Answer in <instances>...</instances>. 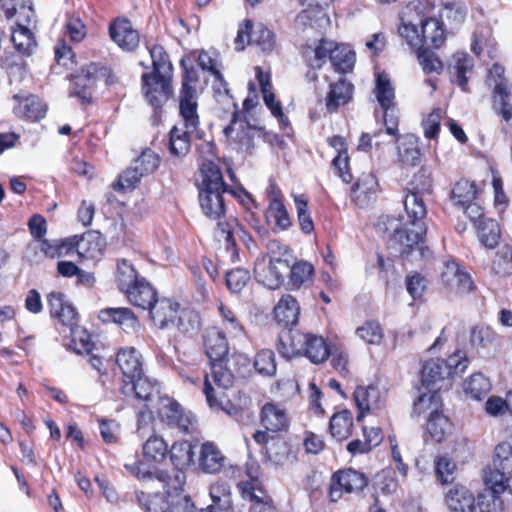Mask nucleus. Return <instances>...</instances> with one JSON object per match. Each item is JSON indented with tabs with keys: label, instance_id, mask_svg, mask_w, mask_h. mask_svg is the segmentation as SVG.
I'll use <instances>...</instances> for the list:
<instances>
[{
	"label": "nucleus",
	"instance_id": "nucleus-62",
	"mask_svg": "<svg viewBox=\"0 0 512 512\" xmlns=\"http://www.w3.org/2000/svg\"><path fill=\"white\" fill-rule=\"evenodd\" d=\"M479 239L483 245L488 248H494L500 238V228L496 221L492 219H483L479 223Z\"/></svg>",
	"mask_w": 512,
	"mask_h": 512
},
{
	"label": "nucleus",
	"instance_id": "nucleus-61",
	"mask_svg": "<svg viewBox=\"0 0 512 512\" xmlns=\"http://www.w3.org/2000/svg\"><path fill=\"white\" fill-rule=\"evenodd\" d=\"M290 268L289 283L298 289L309 281L313 275V266L306 261L293 262Z\"/></svg>",
	"mask_w": 512,
	"mask_h": 512
},
{
	"label": "nucleus",
	"instance_id": "nucleus-44",
	"mask_svg": "<svg viewBox=\"0 0 512 512\" xmlns=\"http://www.w3.org/2000/svg\"><path fill=\"white\" fill-rule=\"evenodd\" d=\"M267 251L268 261L282 266V270H288L296 259L293 251L278 240H270L267 243Z\"/></svg>",
	"mask_w": 512,
	"mask_h": 512
},
{
	"label": "nucleus",
	"instance_id": "nucleus-51",
	"mask_svg": "<svg viewBox=\"0 0 512 512\" xmlns=\"http://www.w3.org/2000/svg\"><path fill=\"white\" fill-rule=\"evenodd\" d=\"M490 390V380L482 373H475L464 382L465 394L475 400H481Z\"/></svg>",
	"mask_w": 512,
	"mask_h": 512
},
{
	"label": "nucleus",
	"instance_id": "nucleus-60",
	"mask_svg": "<svg viewBox=\"0 0 512 512\" xmlns=\"http://www.w3.org/2000/svg\"><path fill=\"white\" fill-rule=\"evenodd\" d=\"M170 457L175 467L188 466L193 462L194 450L189 441L175 442L170 449Z\"/></svg>",
	"mask_w": 512,
	"mask_h": 512
},
{
	"label": "nucleus",
	"instance_id": "nucleus-6",
	"mask_svg": "<svg viewBox=\"0 0 512 512\" xmlns=\"http://www.w3.org/2000/svg\"><path fill=\"white\" fill-rule=\"evenodd\" d=\"M153 408L157 410L160 419L169 426L187 433L195 428L196 419L193 413L185 412L179 403L168 396L159 397Z\"/></svg>",
	"mask_w": 512,
	"mask_h": 512
},
{
	"label": "nucleus",
	"instance_id": "nucleus-34",
	"mask_svg": "<svg viewBox=\"0 0 512 512\" xmlns=\"http://www.w3.org/2000/svg\"><path fill=\"white\" fill-rule=\"evenodd\" d=\"M125 294L131 304L144 310H149L157 301L156 291L144 278Z\"/></svg>",
	"mask_w": 512,
	"mask_h": 512
},
{
	"label": "nucleus",
	"instance_id": "nucleus-54",
	"mask_svg": "<svg viewBox=\"0 0 512 512\" xmlns=\"http://www.w3.org/2000/svg\"><path fill=\"white\" fill-rule=\"evenodd\" d=\"M429 391L422 393L413 404V414L422 415L429 412L430 416L433 413H439L441 400L436 390L428 388Z\"/></svg>",
	"mask_w": 512,
	"mask_h": 512
},
{
	"label": "nucleus",
	"instance_id": "nucleus-8",
	"mask_svg": "<svg viewBox=\"0 0 512 512\" xmlns=\"http://www.w3.org/2000/svg\"><path fill=\"white\" fill-rule=\"evenodd\" d=\"M504 67L495 63L489 69L488 83L493 85V107L495 111L508 122L512 119V104L510 103L511 88L504 77Z\"/></svg>",
	"mask_w": 512,
	"mask_h": 512
},
{
	"label": "nucleus",
	"instance_id": "nucleus-22",
	"mask_svg": "<svg viewBox=\"0 0 512 512\" xmlns=\"http://www.w3.org/2000/svg\"><path fill=\"white\" fill-rule=\"evenodd\" d=\"M354 400L359 410L357 420L360 421L366 413L381 407L382 393L378 387L373 385L358 386L354 391Z\"/></svg>",
	"mask_w": 512,
	"mask_h": 512
},
{
	"label": "nucleus",
	"instance_id": "nucleus-55",
	"mask_svg": "<svg viewBox=\"0 0 512 512\" xmlns=\"http://www.w3.org/2000/svg\"><path fill=\"white\" fill-rule=\"evenodd\" d=\"M477 194L476 186L468 180L458 181L451 192V199L455 206L464 208L467 203L475 200Z\"/></svg>",
	"mask_w": 512,
	"mask_h": 512
},
{
	"label": "nucleus",
	"instance_id": "nucleus-64",
	"mask_svg": "<svg viewBox=\"0 0 512 512\" xmlns=\"http://www.w3.org/2000/svg\"><path fill=\"white\" fill-rule=\"evenodd\" d=\"M435 474L441 484H451L456 471L455 462L447 455L437 456L434 460Z\"/></svg>",
	"mask_w": 512,
	"mask_h": 512
},
{
	"label": "nucleus",
	"instance_id": "nucleus-48",
	"mask_svg": "<svg viewBox=\"0 0 512 512\" xmlns=\"http://www.w3.org/2000/svg\"><path fill=\"white\" fill-rule=\"evenodd\" d=\"M443 371L442 359H432L424 363L421 370L422 384L432 389L438 382L447 379Z\"/></svg>",
	"mask_w": 512,
	"mask_h": 512
},
{
	"label": "nucleus",
	"instance_id": "nucleus-29",
	"mask_svg": "<svg viewBox=\"0 0 512 512\" xmlns=\"http://www.w3.org/2000/svg\"><path fill=\"white\" fill-rule=\"evenodd\" d=\"M306 333L298 330L283 331L279 335L278 352L285 358L302 355L306 343Z\"/></svg>",
	"mask_w": 512,
	"mask_h": 512
},
{
	"label": "nucleus",
	"instance_id": "nucleus-19",
	"mask_svg": "<svg viewBox=\"0 0 512 512\" xmlns=\"http://www.w3.org/2000/svg\"><path fill=\"white\" fill-rule=\"evenodd\" d=\"M116 363L123 374V384H126L143 373L141 354L133 347L119 350Z\"/></svg>",
	"mask_w": 512,
	"mask_h": 512
},
{
	"label": "nucleus",
	"instance_id": "nucleus-52",
	"mask_svg": "<svg viewBox=\"0 0 512 512\" xmlns=\"http://www.w3.org/2000/svg\"><path fill=\"white\" fill-rule=\"evenodd\" d=\"M330 62L336 71L347 73L351 71L354 66L355 53L349 46L337 43Z\"/></svg>",
	"mask_w": 512,
	"mask_h": 512
},
{
	"label": "nucleus",
	"instance_id": "nucleus-3",
	"mask_svg": "<svg viewBox=\"0 0 512 512\" xmlns=\"http://www.w3.org/2000/svg\"><path fill=\"white\" fill-rule=\"evenodd\" d=\"M125 468L142 482L158 481L161 483L168 499H171V495H184L183 487L186 483V475L180 468L175 467L169 472L162 471L150 468L147 463L140 461L125 464Z\"/></svg>",
	"mask_w": 512,
	"mask_h": 512
},
{
	"label": "nucleus",
	"instance_id": "nucleus-38",
	"mask_svg": "<svg viewBox=\"0 0 512 512\" xmlns=\"http://www.w3.org/2000/svg\"><path fill=\"white\" fill-rule=\"evenodd\" d=\"M421 37L423 45L430 44L434 48H439L445 42L443 23L437 18H427L423 14Z\"/></svg>",
	"mask_w": 512,
	"mask_h": 512
},
{
	"label": "nucleus",
	"instance_id": "nucleus-10",
	"mask_svg": "<svg viewBox=\"0 0 512 512\" xmlns=\"http://www.w3.org/2000/svg\"><path fill=\"white\" fill-rule=\"evenodd\" d=\"M104 75L105 69L96 63L82 67L81 71L73 78L70 96L77 97L83 104L90 103L96 82L100 76Z\"/></svg>",
	"mask_w": 512,
	"mask_h": 512
},
{
	"label": "nucleus",
	"instance_id": "nucleus-37",
	"mask_svg": "<svg viewBox=\"0 0 512 512\" xmlns=\"http://www.w3.org/2000/svg\"><path fill=\"white\" fill-rule=\"evenodd\" d=\"M196 130H189L186 127L175 125L170 131L169 150L173 156H185L191 145V136Z\"/></svg>",
	"mask_w": 512,
	"mask_h": 512
},
{
	"label": "nucleus",
	"instance_id": "nucleus-57",
	"mask_svg": "<svg viewBox=\"0 0 512 512\" xmlns=\"http://www.w3.org/2000/svg\"><path fill=\"white\" fill-rule=\"evenodd\" d=\"M492 271L499 277L512 275V247L502 246L492 261Z\"/></svg>",
	"mask_w": 512,
	"mask_h": 512
},
{
	"label": "nucleus",
	"instance_id": "nucleus-12",
	"mask_svg": "<svg viewBox=\"0 0 512 512\" xmlns=\"http://www.w3.org/2000/svg\"><path fill=\"white\" fill-rule=\"evenodd\" d=\"M307 3V7L296 16V27L303 31L308 28L324 30L330 25V18L325 11V7L329 4H323L320 2Z\"/></svg>",
	"mask_w": 512,
	"mask_h": 512
},
{
	"label": "nucleus",
	"instance_id": "nucleus-43",
	"mask_svg": "<svg viewBox=\"0 0 512 512\" xmlns=\"http://www.w3.org/2000/svg\"><path fill=\"white\" fill-rule=\"evenodd\" d=\"M374 93L382 109L394 106L395 90L386 73L376 74Z\"/></svg>",
	"mask_w": 512,
	"mask_h": 512
},
{
	"label": "nucleus",
	"instance_id": "nucleus-35",
	"mask_svg": "<svg viewBox=\"0 0 512 512\" xmlns=\"http://www.w3.org/2000/svg\"><path fill=\"white\" fill-rule=\"evenodd\" d=\"M103 321H111L118 324L124 331H135L139 325L134 313L129 308L116 307L105 308L100 311Z\"/></svg>",
	"mask_w": 512,
	"mask_h": 512
},
{
	"label": "nucleus",
	"instance_id": "nucleus-11",
	"mask_svg": "<svg viewBox=\"0 0 512 512\" xmlns=\"http://www.w3.org/2000/svg\"><path fill=\"white\" fill-rule=\"evenodd\" d=\"M122 393L126 396L133 395L136 399L147 403L148 407H154L160 396L159 384L146 376L139 375L132 381L123 384Z\"/></svg>",
	"mask_w": 512,
	"mask_h": 512
},
{
	"label": "nucleus",
	"instance_id": "nucleus-4",
	"mask_svg": "<svg viewBox=\"0 0 512 512\" xmlns=\"http://www.w3.org/2000/svg\"><path fill=\"white\" fill-rule=\"evenodd\" d=\"M211 376L205 375L203 393L210 407L224 408L225 391L234 383V375L223 360L211 362Z\"/></svg>",
	"mask_w": 512,
	"mask_h": 512
},
{
	"label": "nucleus",
	"instance_id": "nucleus-33",
	"mask_svg": "<svg viewBox=\"0 0 512 512\" xmlns=\"http://www.w3.org/2000/svg\"><path fill=\"white\" fill-rule=\"evenodd\" d=\"M255 72L263 94L265 105L270 109L273 116H275L281 123L285 124V117L281 103L275 99V95L272 92L270 75L263 72L262 68L259 66L255 68Z\"/></svg>",
	"mask_w": 512,
	"mask_h": 512
},
{
	"label": "nucleus",
	"instance_id": "nucleus-25",
	"mask_svg": "<svg viewBox=\"0 0 512 512\" xmlns=\"http://www.w3.org/2000/svg\"><path fill=\"white\" fill-rule=\"evenodd\" d=\"M51 316L57 318L65 325H72L76 319L75 307L68 301L65 294L51 292L47 296Z\"/></svg>",
	"mask_w": 512,
	"mask_h": 512
},
{
	"label": "nucleus",
	"instance_id": "nucleus-28",
	"mask_svg": "<svg viewBox=\"0 0 512 512\" xmlns=\"http://www.w3.org/2000/svg\"><path fill=\"white\" fill-rule=\"evenodd\" d=\"M206 354L211 362L224 360L229 346L225 333L218 327L208 329L205 336Z\"/></svg>",
	"mask_w": 512,
	"mask_h": 512
},
{
	"label": "nucleus",
	"instance_id": "nucleus-23",
	"mask_svg": "<svg viewBox=\"0 0 512 512\" xmlns=\"http://www.w3.org/2000/svg\"><path fill=\"white\" fill-rule=\"evenodd\" d=\"M238 488L243 498L249 499L252 504L250 512H275L272 498L261 489H256V483L240 482Z\"/></svg>",
	"mask_w": 512,
	"mask_h": 512
},
{
	"label": "nucleus",
	"instance_id": "nucleus-56",
	"mask_svg": "<svg viewBox=\"0 0 512 512\" xmlns=\"http://www.w3.org/2000/svg\"><path fill=\"white\" fill-rule=\"evenodd\" d=\"M136 499L145 512H168V497L165 498L159 493L146 494L142 491H137Z\"/></svg>",
	"mask_w": 512,
	"mask_h": 512
},
{
	"label": "nucleus",
	"instance_id": "nucleus-49",
	"mask_svg": "<svg viewBox=\"0 0 512 512\" xmlns=\"http://www.w3.org/2000/svg\"><path fill=\"white\" fill-rule=\"evenodd\" d=\"M2 8L6 18L10 19L16 15L23 17L27 23H30L35 13L32 8L31 0H1Z\"/></svg>",
	"mask_w": 512,
	"mask_h": 512
},
{
	"label": "nucleus",
	"instance_id": "nucleus-39",
	"mask_svg": "<svg viewBox=\"0 0 512 512\" xmlns=\"http://www.w3.org/2000/svg\"><path fill=\"white\" fill-rule=\"evenodd\" d=\"M306 340L302 354L312 363L320 364L329 357L330 348L322 337L306 333Z\"/></svg>",
	"mask_w": 512,
	"mask_h": 512
},
{
	"label": "nucleus",
	"instance_id": "nucleus-42",
	"mask_svg": "<svg viewBox=\"0 0 512 512\" xmlns=\"http://www.w3.org/2000/svg\"><path fill=\"white\" fill-rule=\"evenodd\" d=\"M168 451L166 441L156 434H152L143 444V457L146 462L161 463Z\"/></svg>",
	"mask_w": 512,
	"mask_h": 512
},
{
	"label": "nucleus",
	"instance_id": "nucleus-53",
	"mask_svg": "<svg viewBox=\"0 0 512 512\" xmlns=\"http://www.w3.org/2000/svg\"><path fill=\"white\" fill-rule=\"evenodd\" d=\"M212 505L209 507L218 508L220 511H228L232 506V494L230 486L222 481H217L210 487Z\"/></svg>",
	"mask_w": 512,
	"mask_h": 512
},
{
	"label": "nucleus",
	"instance_id": "nucleus-17",
	"mask_svg": "<svg viewBox=\"0 0 512 512\" xmlns=\"http://www.w3.org/2000/svg\"><path fill=\"white\" fill-rule=\"evenodd\" d=\"M232 190L199 191L198 199L202 213L210 220L220 221L225 216L226 204L223 194Z\"/></svg>",
	"mask_w": 512,
	"mask_h": 512
},
{
	"label": "nucleus",
	"instance_id": "nucleus-9",
	"mask_svg": "<svg viewBox=\"0 0 512 512\" xmlns=\"http://www.w3.org/2000/svg\"><path fill=\"white\" fill-rule=\"evenodd\" d=\"M423 21V9L420 5L410 3L400 13V25L398 33L407 44L419 50L423 47L421 37V24Z\"/></svg>",
	"mask_w": 512,
	"mask_h": 512
},
{
	"label": "nucleus",
	"instance_id": "nucleus-7",
	"mask_svg": "<svg viewBox=\"0 0 512 512\" xmlns=\"http://www.w3.org/2000/svg\"><path fill=\"white\" fill-rule=\"evenodd\" d=\"M368 485L367 476L352 468L335 472L331 477L329 497L337 502L344 494L361 492Z\"/></svg>",
	"mask_w": 512,
	"mask_h": 512
},
{
	"label": "nucleus",
	"instance_id": "nucleus-46",
	"mask_svg": "<svg viewBox=\"0 0 512 512\" xmlns=\"http://www.w3.org/2000/svg\"><path fill=\"white\" fill-rule=\"evenodd\" d=\"M353 420L347 410L334 414L330 419L331 435L338 441L347 439L351 435Z\"/></svg>",
	"mask_w": 512,
	"mask_h": 512
},
{
	"label": "nucleus",
	"instance_id": "nucleus-14",
	"mask_svg": "<svg viewBox=\"0 0 512 512\" xmlns=\"http://www.w3.org/2000/svg\"><path fill=\"white\" fill-rule=\"evenodd\" d=\"M442 283L454 293H466L474 289L470 275L454 261H446L441 273Z\"/></svg>",
	"mask_w": 512,
	"mask_h": 512
},
{
	"label": "nucleus",
	"instance_id": "nucleus-40",
	"mask_svg": "<svg viewBox=\"0 0 512 512\" xmlns=\"http://www.w3.org/2000/svg\"><path fill=\"white\" fill-rule=\"evenodd\" d=\"M399 141V138H396ZM398 156L405 165L415 166L420 160V150L418 148V138L413 134L401 137L398 145Z\"/></svg>",
	"mask_w": 512,
	"mask_h": 512
},
{
	"label": "nucleus",
	"instance_id": "nucleus-15",
	"mask_svg": "<svg viewBox=\"0 0 512 512\" xmlns=\"http://www.w3.org/2000/svg\"><path fill=\"white\" fill-rule=\"evenodd\" d=\"M378 191L376 176L371 172L362 173L351 187V199L357 206L364 208L376 200Z\"/></svg>",
	"mask_w": 512,
	"mask_h": 512
},
{
	"label": "nucleus",
	"instance_id": "nucleus-16",
	"mask_svg": "<svg viewBox=\"0 0 512 512\" xmlns=\"http://www.w3.org/2000/svg\"><path fill=\"white\" fill-rule=\"evenodd\" d=\"M109 35L119 48L133 51L139 45V34L125 18L115 19L109 26Z\"/></svg>",
	"mask_w": 512,
	"mask_h": 512
},
{
	"label": "nucleus",
	"instance_id": "nucleus-50",
	"mask_svg": "<svg viewBox=\"0 0 512 512\" xmlns=\"http://www.w3.org/2000/svg\"><path fill=\"white\" fill-rule=\"evenodd\" d=\"M140 280L141 278L138 277V274L132 264L125 259L118 261L116 282L120 291L126 293Z\"/></svg>",
	"mask_w": 512,
	"mask_h": 512
},
{
	"label": "nucleus",
	"instance_id": "nucleus-27",
	"mask_svg": "<svg viewBox=\"0 0 512 512\" xmlns=\"http://www.w3.org/2000/svg\"><path fill=\"white\" fill-rule=\"evenodd\" d=\"M199 191L227 190L228 186L223 181L221 170L217 164L204 161L199 169Z\"/></svg>",
	"mask_w": 512,
	"mask_h": 512
},
{
	"label": "nucleus",
	"instance_id": "nucleus-45",
	"mask_svg": "<svg viewBox=\"0 0 512 512\" xmlns=\"http://www.w3.org/2000/svg\"><path fill=\"white\" fill-rule=\"evenodd\" d=\"M218 312L221 317V324L223 329L232 338H241L245 334L244 326L242 325L237 314L229 306L220 303L218 305Z\"/></svg>",
	"mask_w": 512,
	"mask_h": 512
},
{
	"label": "nucleus",
	"instance_id": "nucleus-24",
	"mask_svg": "<svg viewBox=\"0 0 512 512\" xmlns=\"http://www.w3.org/2000/svg\"><path fill=\"white\" fill-rule=\"evenodd\" d=\"M199 454V467L203 472L216 474L224 468L226 458L214 443H203Z\"/></svg>",
	"mask_w": 512,
	"mask_h": 512
},
{
	"label": "nucleus",
	"instance_id": "nucleus-41",
	"mask_svg": "<svg viewBox=\"0 0 512 512\" xmlns=\"http://www.w3.org/2000/svg\"><path fill=\"white\" fill-rule=\"evenodd\" d=\"M265 217L279 230L285 231L292 226V219L281 199L273 198L265 212Z\"/></svg>",
	"mask_w": 512,
	"mask_h": 512
},
{
	"label": "nucleus",
	"instance_id": "nucleus-32",
	"mask_svg": "<svg viewBox=\"0 0 512 512\" xmlns=\"http://www.w3.org/2000/svg\"><path fill=\"white\" fill-rule=\"evenodd\" d=\"M300 307L297 300L289 295H283L274 307V317L279 324L285 327L298 322Z\"/></svg>",
	"mask_w": 512,
	"mask_h": 512
},
{
	"label": "nucleus",
	"instance_id": "nucleus-1",
	"mask_svg": "<svg viewBox=\"0 0 512 512\" xmlns=\"http://www.w3.org/2000/svg\"><path fill=\"white\" fill-rule=\"evenodd\" d=\"M407 220L402 217L384 215L377 221V229L386 233L390 240L399 246L402 255L414 250L424 254L423 237L427 232L424 218L427 215L425 197L417 193H408L404 199Z\"/></svg>",
	"mask_w": 512,
	"mask_h": 512
},
{
	"label": "nucleus",
	"instance_id": "nucleus-59",
	"mask_svg": "<svg viewBox=\"0 0 512 512\" xmlns=\"http://www.w3.org/2000/svg\"><path fill=\"white\" fill-rule=\"evenodd\" d=\"M11 39L16 49L24 54H30L36 45L32 31L22 23H18L13 30Z\"/></svg>",
	"mask_w": 512,
	"mask_h": 512
},
{
	"label": "nucleus",
	"instance_id": "nucleus-13",
	"mask_svg": "<svg viewBox=\"0 0 512 512\" xmlns=\"http://www.w3.org/2000/svg\"><path fill=\"white\" fill-rule=\"evenodd\" d=\"M179 116L181 121L177 124L189 130H198L200 119L196 89L181 88L179 96Z\"/></svg>",
	"mask_w": 512,
	"mask_h": 512
},
{
	"label": "nucleus",
	"instance_id": "nucleus-36",
	"mask_svg": "<svg viewBox=\"0 0 512 512\" xmlns=\"http://www.w3.org/2000/svg\"><path fill=\"white\" fill-rule=\"evenodd\" d=\"M353 88V85L344 79L332 84L326 99L328 111L334 112L340 106L347 104L352 98Z\"/></svg>",
	"mask_w": 512,
	"mask_h": 512
},
{
	"label": "nucleus",
	"instance_id": "nucleus-5",
	"mask_svg": "<svg viewBox=\"0 0 512 512\" xmlns=\"http://www.w3.org/2000/svg\"><path fill=\"white\" fill-rule=\"evenodd\" d=\"M171 81L172 75H156L149 73L142 75V91L146 101L155 110V120L159 118L157 110L160 109L172 95Z\"/></svg>",
	"mask_w": 512,
	"mask_h": 512
},
{
	"label": "nucleus",
	"instance_id": "nucleus-30",
	"mask_svg": "<svg viewBox=\"0 0 512 512\" xmlns=\"http://www.w3.org/2000/svg\"><path fill=\"white\" fill-rule=\"evenodd\" d=\"M474 67L472 57L465 52H457L452 56L449 63V69L457 85L463 90L467 91V84L469 76L472 74Z\"/></svg>",
	"mask_w": 512,
	"mask_h": 512
},
{
	"label": "nucleus",
	"instance_id": "nucleus-31",
	"mask_svg": "<svg viewBox=\"0 0 512 512\" xmlns=\"http://www.w3.org/2000/svg\"><path fill=\"white\" fill-rule=\"evenodd\" d=\"M239 113L233 112V118L229 126L224 129L226 136L233 138L242 147L249 149L252 147L253 136L251 135L252 130H261V127L257 125H251L247 121H241L238 119Z\"/></svg>",
	"mask_w": 512,
	"mask_h": 512
},
{
	"label": "nucleus",
	"instance_id": "nucleus-20",
	"mask_svg": "<svg viewBox=\"0 0 512 512\" xmlns=\"http://www.w3.org/2000/svg\"><path fill=\"white\" fill-rule=\"evenodd\" d=\"M445 503L450 512H473L475 510L474 494L460 484H455L446 491Z\"/></svg>",
	"mask_w": 512,
	"mask_h": 512
},
{
	"label": "nucleus",
	"instance_id": "nucleus-21",
	"mask_svg": "<svg viewBox=\"0 0 512 512\" xmlns=\"http://www.w3.org/2000/svg\"><path fill=\"white\" fill-rule=\"evenodd\" d=\"M262 426L269 432H281L289 427L287 411L279 404L266 403L260 413Z\"/></svg>",
	"mask_w": 512,
	"mask_h": 512
},
{
	"label": "nucleus",
	"instance_id": "nucleus-63",
	"mask_svg": "<svg viewBox=\"0 0 512 512\" xmlns=\"http://www.w3.org/2000/svg\"><path fill=\"white\" fill-rule=\"evenodd\" d=\"M152 59L153 71L150 74L172 75V64L164 48L160 45H154L149 49Z\"/></svg>",
	"mask_w": 512,
	"mask_h": 512
},
{
	"label": "nucleus",
	"instance_id": "nucleus-18",
	"mask_svg": "<svg viewBox=\"0 0 512 512\" xmlns=\"http://www.w3.org/2000/svg\"><path fill=\"white\" fill-rule=\"evenodd\" d=\"M287 270H282V266L272 264L265 257L257 259L254 266L256 280L269 289H277L284 282V274Z\"/></svg>",
	"mask_w": 512,
	"mask_h": 512
},
{
	"label": "nucleus",
	"instance_id": "nucleus-58",
	"mask_svg": "<svg viewBox=\"0 0 512 512\" xmlns=\"http://www.w3.org/2000/svg\"><path fill=\"white\" fill-rule=\"evenodd\" d=\"M467 10L459 3H448L440 11V18L443 24L447 22L451 29L459 27L466 18Z\"/></svg>",
	"mask_w": 512,
	"mask_h": 512
},
{
	"label": "nucleus",
	"instance_id": "nucleus-26",
	"mask_svg": "<svg viewBox=\"0 0 512 512\" xmlns=\"http://www.w3.org/2000/svg\"><path fill=\"white\" fill-rule=\"evenodd\" d=\"M179 304L169 299L157 300L149 309L153 322L161 329L174 327Z\"/></svg>",
	"mask_w": 512,
	"mask_h": 512
},
{
	"label": "nucleus",
	"instance_id": "nucleus-47",
	"mask_svg": "<svg viewBox=\"0 0 512 512\" xmlns=\"http://www.w3.org/2000/svg\"><path fill=\"white\" fill-rule=\"evenodd\" d=\"M426 429L430 437L440 443L451 433L452 424L442 413H433L429 416Z\"/></svg>",
	"mask_w": 512,
	"mask_h": 512
},
{
	"label": "nucleus",
	"instance_id": "nucleus-2",
	"mask_svg": "<svg viewBox=\"0 0 512 512\" xmlns=\"http://www.w3.org/2000/svg\"><path fill=\"white\" fill-rule=\"evenodd\" d=\"M512 478V445L507 442L500 443L495 448L493 466L485 470L484 482L490 490L492 502L487 504L480 499L481 512H502L503 501L500 495L510 489L508 485Z\"/></svg>",
	"mask_w": 512,
	"mask_h": 512
}]
</instances>
